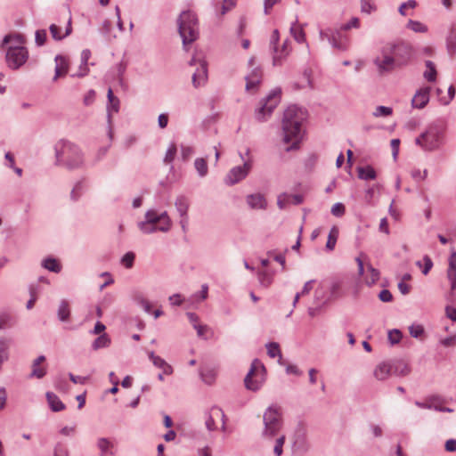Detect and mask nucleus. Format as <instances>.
<instances>
[{
  "label": "nucleus",
  "instance_id": "nucleus-55",
  "mask_svg": "<svg viewBox=\"0 0 456 456\" xmlns=\"http://www.w3.org/2000/svg\"><path fill=\"white\" fill-rule=\"evenodd\" d=\"M402 338V333L398 330H393L388 332V340L391 344H397Z\"/></svg>",
  "mask_w": 456,
  "mask_h": 456
},
{
  "label": "nucleus",
  "instance_id": "nucleus-35",
  "mask_svg": "<svg viewBox=\"0 0 456 456\" xmlns=\"http://www.w3.org/2000/svg\"><path fill=\"white\" fill-rule=\"evenodd\" d=\"M58 318L61 322H67L70 315L69 304L66 299H62L58 308Z\"/></svg>",
  "mask_w": 456,
  "mask_h": 456
},
{
  "label": "nucleus",
  "instance_id": "nucleus-7",
  "mask_svg": "<svg viewBox=\"0 0 456 456\" xmlns=\"http://www.w3.org/2000/svg\"><path fill=\"white\" fill-rule=\"evenodd\" d=\"M265 368L258 360L255 359L244 379L245 387L251 391H257L265 382Z\"/></svg>",
  "mask_w": 456,
  "mask_h": 456
},
{
  "label": "nucleus",
  "instance_id": "nucleus-48",
  "mask_svg": "<svg viewBox=\"0 0 456 456\" xmlns=\"http://www.w3.org/2000/svg\"><path fill=\"white\" fill-rule=\"evenodd\" d=\"M410 372L408 366L403 362L394 364V373L399 376H406Z\"/></svg>",
  "mask_w": 456,
  "mask_h": 456
},
{
  "label": "nucleus",
  "instance_id": "nucleus-5",
  "mask_svg": "<svg viewBox=\"0 0 456 456\" xmlns=\"http://www.w3.org/2000/svg\"><path fill=\"white\" fill-rule=\"evenodd\" d=\"M264 430L263 436L273 438L278 435L282 427V413L280 407L276 405L269 406L264 413Z\"/></svg>",
  "mask_w": 456,
  "mask_h": 456
},
{
  "label": "nucleus",
  "instance_id": "nucleus-37",
  "mask_svg": "<svg viewBox=\"0 0 456 456\" xmlns=\"http://www.w3.org/2000/svg\"><path fill=\"white\" fill-rule=\"evenodd\" d=\"M295 446H300L306 449V430L303 427H299L295 434Z\"/></svg>",
  "mask_w": 456,
  "mask_h": 456
},
{
  "label": "nucleus",
  "instance_id": "nucleus-23",
  "mask_svg": "<svg viewBox=\"0 0 456 456\" xmlns=\"http://www.w3.org/2000/svg\"><path fill=\"white\" fill-rule=\"evenodd\" d=\"M246 201L252 209H265L267 206L265 198L260 193L248 195Z\"/></svg>",
  "mask_w": 456,
  "mask_h": 456
},
{
  "label": "nucleus",
  "instance_id": "nucleus-10",
  "mask_svg": "<svg viewBox=\"0 0 456 456\" xmlns=\"http://www.w3.org/2000/svg\"><path fill=\"white\" fill-rule=\"evenodd\" d=\"M343 29H327L320 30V39L322 41L327 40L333 48L339 51H346L348 48V38L342 34Z\"/></svg>",
  "mask_w": 456,
  "mask_h": 456
},
{
  "label": "nucleus",
  "instance_id": "nucleus-4",
  "mask_svg": "<svg viewBox=\"0 0 456 456\" xmlns=\"http://www.w3.org/2000/svg\"><path fill=\"white\" fill-rule=\"evenodd\" d=\"M444 141V127L437 124H432L415 139V143L424 151H432L438 149Z\"/></svg>",
  "mask_w": 456,
  "mask_h": 456
},
{
  "label": "nucleus",
  "instance_id": "nucleus-59",
  "mask_svg": "<svg viewBox=\"0 0 456 456\" xmlns=\"http://www.w3.org/2000/svg\"><path fill=\"white\" fill-rule=\"evenodd\" d=\"M447 278L451 283L452 290H454L456 289V270L449 267L447 270Z\"/></svg>",
  "mask_w": 456,
  "mask_h": 456
},
{
  "label": "nucleus",
  "instance_id": "nucleus-34",
  "mask_svg": "<svg viewBox=\"0 0 456 456\" xmlns=\"http://www.w3.org/2000/svg\"><path fill=\"white\" fill-rule=\"evenodd\" d=\"M110 343L111 340L109 335L102 333L93 342L92 348L95 351L102 348H106L110 346Z\"/></svg>",
  "mask_w": 456,
  "mask_h": 456
},
{
  "label": "nucleus",
  "instance_id": "nucleus-29",
  "mask_svg": "<svg viewBox=\"0 0 456 456\" xmlns=\"http://www.w3.org/2000/svg\"><path fill=\"white\" fill-rule=\"evenodd\" d=\"M46 399L48 404L53 411H61L65 409L64 403L60 400V398L53 392L46 393Z\"/></svg>",
  "mask_w": 456,
  "mask_h": 456
},
{
  "label": "nucleus",
  "instance_id": "nucleus-52",
  "mask_svg": "<svg viewBox=\"0 0 456 456\" xmlns=\"http://www.w3.org/2000/svg\"><path fill=\"white\" fill-rule=\"evenodd\" d=\"M285 436H281L276 439L273 447V452L276 456H281L282 454V447L285 443Z\"/></svg>",
  "mask_w": 456,
  "mask_h": 456
},
{
  "label": "nucleus",
  "instance_id": "nucleus-58",
  "mask_svg": "<svg viewBox=\"0 0 456 456\" xmlns=\"http://www.w3.org/2000/svg\"><path fill=\"white\" fill-rule=\"evenodd\" d=\"M409 332L413 338H419L423 332L424 329L421 325H411L409 327Z\"/></svg>",
  "mask_w": 456,
  "mask_h": 456
},
{
  "label": "nucleus",
  "instance_id": "nucleus-1",
  "mask_svg": "<svg viewBox=\"0 0 456 456\" xmlns=\"http://www.w3.org/2000/svg\"><path fill=\"white\" fill-rule=\"evenodd\" d=\"M306 118V111L297 105L289 106L282 119L283 142H291L287 151L296 150L302 139V124Z\"/></svg>",
  "mask_w": 456,
  "mask_h": 456
},
{
  "label": "nucleus",
  "instance_id": "nucleus-16",
  "mask_svg": "<svg viewBox=\"0 0 456 456\" xmlns=\"http://www.w3.org/2000/svg\"><path fill=\"white\" fill-rule=\"evenodd\" d=\"M190 202L189 200L183 196H178L175 202V207L181 217L180 224L183 232H186L187 225L189 223L188 217V209H189Z\"/></svg>",
  "mask_w": 456,
  "mask_h": 456
},
{
  "label": "nucleus",
  "instance_id": "nucleus-15",
  "mask_svg": "<svg viewBox=\"0 0 456 456\" xmlns=\"http://www.w3.org/2000/svg\"><path fill=\"white\" fill-rule=\"evenodd\" d=\"M137 226L143 234H151L159 232V225H158L156 222L155 210H148L145 213L144 220L138 222Z\"/></svg>",
  "mask_w": 456,
  "mask_h": 456
},
{
  "label": "nucleus",
  "instance_id": "nucleus-40",
  "mask_svg": "<svg viewBox=\"0 0 456 456\" xmlns=\"http://www.w3.org/2000/svg\"><path fill=\"white\" fill-rule=\"evenodd\" d=\"M42 265L50 272H53L56 273H60L61 270L60 263L55 258L52 257L45 258L42 262Z\"/></svg>",
  "mask_w": 456,
  "mask_h": 456
},
{
  "label": "nucleus",
  "instance_id": "nucleus-45",
  "mask_svg": "<svg viewBox=\"0 0 456 456\" xmlns=\"http://www.w3.org/2000/svg\"><path fill=\"white\" fill-rule=\"evenodd\" d=\"M257 278L259 283L265 288L269 287L273 282V276L266 271H259Z\"/></svg>",
  "mask_w": 456,
  "mask_h": 456
},
{
  "label": "nucleus",
  "instance_id": "nucleus-61",
  "mask_svg": "<svg viewBox=\"0 0 456 456\" xmlns=\"http://www.w3.org/2000/svg\"><path fill=\"white\" fill-rule=\"evenodd\" d=\"M35 40L37 45H43L46 40V31L45 29L37 30L36 32Z\"/></svg>",
  "mask_w": 456,
  "mask_h": 456
},
{
  "label": "nucleus",
  "instance_id": "nucleus-64",
  "mask_svg": "<svg viewBox=\"0 0 456 456\" xmlns=\"http://www.w3.org/2000/svg\"><path fill=\"white\" fill-rule=\"evenodd\" d=\"M379 298L382 301V302H391L392 299H393V296L391 294V292L388 290V289H383L379 292Z\"/></svg>",
  "mask_w": 456,
  "mask_h": 456
},
{
  "label": "nucleus",
  "instance_id": "nucleus-26",
  "mask_svg": "<svg viewBox=\"0 0 456 456\" xmlns=\"http://www.w3.org/2000/svg\"><path fill=\"white\" fill-rule=\"evenodd\" d=\"M25 38L22 35L14 33L6 35L2 42V47L10 44L9 47H25Z\"/></svg>",
  "mask_w": 456,
  "mask_h": 456
},
{
  "label": "nucleus",
  "instance_id": "nucleus-22",
  "mask_svg": "<svg viewBox=\"0 0 456 456\" xmlns=\"http://www.w3.org/2000/svg\"><path fill=\"white\" fill-rule=\"evenodd\" d=\"M97 448L100 451L99 456H115L114 444L109 438H98Z\"/></svg>",
  "mask_w": 456,
  "mask_h": 456
},
{
  "label": "nucleus",
  "instance_id": "nucleus-43",
  "mask_svg": "<svg viewBox=\"0 0 456 456\" xmlns=\"http://www.w3.org/2000/svg\"><path fill=\"white\" fill-rule=\"evenodd\" d=\"M85 188L86 186L84 181L77 182L70 192L71 200L74 201L77 200L83 194Z\"/></svg>",
  "mask_w": 456,
  "mask_h": 456
},
{
  "label": "nucleus",
  "instance_id": "nucleus-44",
  "mask_svg": "<svg viewBox=\"0 0 456 456\" xmlns=\"http://www.w3.org/2000/svg\"><path fill=\"white\" fill-rule=\"evenodd\" d=\"M213 415L221 416L222 418H224V413L221 409H213L212 415L208 416V418L206 420V427L209 431H213L216 429V423Z\"/></svg>",
  "mask_w": 456,
  "mask_h": 456
},
{
  "label": "nucleus",
  "instance_id": "nucleus-31",
  "mask_svg": "<svg viewBox=\"0 0 456 456\" xmlns=\"http://www.w3.org/2000/svg\"><path fill=\"white\" fill-rule=\"evenodd\" d=\"M90 56H91V52L88 49H85L82 51L81 62L83 65V71L75 72L74 74L71 75L72 77H85L86 75H87V73L89 72L88 61L90 59Z\"/></svg>",
  "mask_w": 456,
  "mask_h": 456
},
{
  "label": "nucleus",
  "instance_id": "nucleus-54",
  "mask_svg": "<svg viewBox=\"0 0 456 456\" xmlns=\"http://www.w3.org/2000/svg\"><path fill=\"white\" fill-rule=\"evenodd\" d=\"M436 401V398L435 397H429L427 399L426 402H419V401H415V405L418 406L419 408H421V409H434L435 407V404H434V402Z\"/></svg>",
  "mask_w": 456,
  "mask_h": 456
},
{
  "label": "nucleus",
  "instance_id": "nucleus-12",
  "mask_svg": "<svg viewBox=\"0 0 456 456\" xmlns=\"http://www.w3.org/2000/svg\"><path fill=\"white\" fill-rule=\"evenodd\" d=\"M252 168L251 161H245L242 166L232 167L225 175V184L232 186L245 179Z\"/></svg>",
  "mask_w": 456,
  "mask_h": 456
},
{
  "label": "nucleus",
  "instance_id": "nucleus-17",
  "mask_svg": "<svg viewBox=\"0 0 456 456\" xmlns=\"http://www.w3.org/2000/svg\"><path fill=\"white\" fill-rule=\"evenodd\" d=\"M304 199L299 194L281 193L278 196L277 205L281 209L285 208L289 204L299 205L303 202Z\"/></svg>",
  "mask_w": 456,
  "mask_h": 456
},
{
  "label": "nucleus",
  "instance_id": "nucleus-14",
  "mask_svg": "<svg viewBox=\"0 0 456 456\" xmlns=\"http://www.w3.org/2000/svg\"><path fill=\"white\" fill-rule=\"evenodd\" d=\"M355 261L358 265V273L360 275H364V282L368 286L373 285L377 281H379L380 273L378 269L374 268L371 265H367L366 267L363 265V262L360 256L355 258Z\"/></svg>",
  "mask_w": 456,
  "mask_h": 456
},
{
  "label": "nucleus",
  "instance_id": "nucleus-53",
  "mask_svg": "<svg viewBox=\"0 0 456 456\" xmlns=\"http://www.w3.org/2000/svg\"><path fill=\"white\" fill-rule=\"evenodd\" d=\"M417 4H418L415 0H408L407 2L403 3L399 6L398 12L401 15L405 16L406 15L405 9H408V8L414 9V8H416Z\"/></svg>",
  "mask_w": 456,
  "mask_h": 456
},
{
  "label": "nucleus",
  "instance_id": "nucleus-41",
  "mask_svg": "<svg viewBox=\"0 0 456 456\" xmlns=\"http://www.w3.org/2000/svg\"><path fill=\"white\" fill-rule=\"evenodd\" d=\"M194 167L197 170L200 177H204L208 175V167L205 159L198 158L194 161Z\"/></svg>",
  "mask_w": 456,
  "mask_h": 456
},
{
  "label": "nucleus",
  "instance_id": "nucleus-33",
  "mask_svg": "<svg viewBox=\"0 0 456 456\" xmlns=\"http://www.w3.org/2000/svg\"><path fill=\"white\" fill-rule=\"evenodd\" d=\"M425 66L426 70L423 73L424 78L428 82H435L437 75L435 63L431 61H426Z\"/></svg>",
  "mask_w": 456,
  "mask_h": 456
},
{
  "label": "nucleus",
  "instance_id": "nucleus-13",
  "mask_svg": "<svg viewBox=\"0 0 456 456\" xmlns=\"http://www.w3.org/2000/svg\"><path fill=\"white\" fill-rule=\"evenodd\" d=\"M374 62L380 72H389L400 68L397 65L396 60H395L391 51L388 50L387 45L383 47L381 55L378 56Z\"/></svg>",
  "mask_w": 456,
  "mask_h": 456
},
{
  "label": "nucleus",
  "instance_id": "nucleus-3",
  "mask_svg": "<svg viewBox=\"0 0 456 456\" xmlns=\"http://www.w3.org/2000/svg\"><path fill=\"white\" fill-rule=\"evenodd\" d=\"M178 31L183 40V48L193 43L199 37L198 19L195 13L183 12L178 18Z\"/></svg>",
  "mask_w": 456,
  "mask_h": 456
},
{
  "label": "nucleus",
  "instance_id": "nucleus-62",
  "mask_svg": "<svg viewBox=\"0 0 456 456\" xmlns=\"http://www.w3.org/2000/svg\"><path fill=\"white\" fill-rule=\"evenodd\" d=\"M50 32L52 34V37L55 40H61L62 38H64L63 34L61 33L60 28L55 24H52L50 26Z\"/></svg>",
  "mask_w": 456,
  "mask_h": 456
},
{
  "label": "nucleus",
  "instance_id": "nucleus-8",
  "mask_svg": "<svg viewBox=\"0 0 456 456\" xmlns=\"http://www.w3.org/2000/svg\"><path fill=\"white\" fill-rule=\"evenodd\" d=\"M191 66L199 65L195 72L192 74V85L195 88L204 86L208 80V67L201 53H195L191 61Z\"/></svg>",
  "mask_w": 456,
  "mask_h": 456
},
{
  "label": "nucleus",
  "instance_id": "nucleus-50",
  "mask_svg": "<svg viewBox=\"0 0 456 456\" xmlns=\"http://www.w3.org/2000/svg\"><path fill=\"white\" fill-rule=\"evenodd\" d=\"M53 456H69V450L62 443H57L54 446Z\"/></svg>",
  "mask_w": 456,
  "mask_h": 456
},
{
  "label": "nucleus",
  "instance_id": "nucleus-28",
  "mask_svg": "<svg viewBox=\"0 0 456 456\" xmlns=\"http://www.w3.org/2000/svg\"><path fill=\"white\" fill-rule=\"evenodd\" d=\"M156 222L160 223L159 232H167L171 229L172 222L167 211L158 214L155 210Z\"/></svg>",
  "mask_w": 456,
  "mask_h": 456
},
{
  "label": "nucleus",
  "instance_id": "nucleus-18",
  "mask_svg": "<svg viewBox=\"0 0 456 456\" xmlns=\"http://www.w3.org/2000/svg\"><path fill=\"white\" fill-rule=\"evenodd\" d=\"M429 87H424L419 89L411 100V104L414 108L422 109L429 101Z\"/></svg>",
  "mask_w": 456,
  "mask_h": 456
},
{
  "label": "nucleus",
  "instance_id": "nucleus-39",
  "mask_svg": "<svg viewBox=\"0 0 456 456\" xmlns=\"http://www.w3.org/2000/svg\"><path fill=\"white\" fill-rule=\"evenodd\" d=\"M296 21L290 28V33L294 39L298 43H304L305 41V34L302 26H297Z\"/></svg>",
  "mask_w": 456,
  "mask_h": 456
},
{
  "label": "nucleus",
  "instance_id": "nucleus-19",
  "mask_svg": "<svg viewBox=\"0 0 456 456\" xmlns=\"http://www.w3.org/2000/svg\"><path fill=\"white\" fill-rule=\"evenodd\" d=\"M262 80V70L259 68H254L252 71L246 76V90H255Z\"/></svg>",
  "mask_w": 456,
  "mask_h": 456
},
{
  "label": "nucleus",
  "instance_id": "nucleus-56",
  "mask_svg": "<svg viewBox=\"0 0 456 456\" xmlns=\"http://www.w3.org/2000/svg\"><path fill=\"white\" fill-rule=\"evenodd\" d=\"M202 380L208 385H211L215 379H216V373L214 370H208L206 372L200 373Z\"/></svg>",
  "mask_w": 456,
  "mask_h": 456
},
{
  "label": "nucleus",
  "instance_id": "nucleus-27",
  "mask_svg": "<svg viewBox=\"0 0 456 456\" xmlns=\"http://www.w3.org/2000/svg\"><path fill=\"white\" fill-rule=\"evenodd\" d=\"M45 361V357L44 355L38 356L32 362L31 366V373L30 377H35L37 379H42L46 374V370L45 367H42L41 364Z\"/></svg>",
  "mask_w": 456,
  "mask_h": 456
},
{
  "label": "nucleus",
  "instance_id": "nucleus-46",
  "mask_svg": "<svg viewBox=\"0 0 456 456\" xmlns=\"http://www.w3.org/2000/svg\"><path fill=\"white\" fill-rule=\"evenodd\" d=\"M177 148L175 143H171L167 150L166 155L164 157V162L166 164H171L175 159L176 155Z\"/></svg>",
  "mask_w": 456,
  "mask_h": 456
},
{
  "label": "nucleus",
  "instance_id": "nucleus-6",
  "mask_svg": "<svg viewBox=\"0 0 456 456\" xmlns=\"http://www.w3.org/2000/svg\"><path fill=\"white\" fill-rule=\"evenodd\" d=\"M281 88H275L260 102V106L255 111V118L257 121L265 122L269 118L281 102Z\"/></svg>",
  "mask_w": 456,
  "mask_h": 456
},
{
  "label": "nucleus",
  "instance_id": "nucleus-60",
  "mask_svg": "<svg viewBox=\"0 0 456 456\" xmlns=\"http://www.w3.org/2000/svg\"><path fill=\"white\" fill-rule=\"evenodd\" d=\"M331 214L335 216H341L345 214V206L342 203H336L331 208Z\"/></svg>",
  "mask_w": 456,
  "mask_h": 456
},
{
  "label": "nucleus",
  "instance_id": "nucleus-42",
  "mask_svg": "<svg viewBox=\"0 0 456 456\" xmlns=\"http://www.w3.org/2000/svg\"><path fill=\"white\" fill-rule=\"evenodd\" d=\"M406 28L416 33H426L428 27L420 21L409 20Z\"/></svg>",
  "mask_w": 456,
  "mask_h": 456
},
{
  "label": "nucleus",
  "instance_id": "nucleus-63",
  "mask_svg": "<svg viewBox=\"0 0 456 456\" xmlns=\"http://www.w3.org/2000/svg\"><path fill=\"white\" fill-rule=\"evenodd\" d=\"M360 25V20L358 18L354 17L351 19V20L344 25L341 26V29L343 30H348L352 28H358Z\"/></svg>",
  "mask_w": 456,
  "mask_h": 456
},
{
  "label": "nucleus",
  "instance_id": "nucleus-9",
  "mask_svg": "<svg viewBox=\"0 0 456 456\" xmlns=\"http://www.w3.org/2000/svg\"><path fill=\"white\" fill-rule=\"evenodd\" d=\"M388 50L391 51L397 65L401 68L409 63L412 56V46L403 41L395 44H387Z\"/></svg>",
  "mask_w": 456,
  "mask_h": 456
},
{
  "label": "nucleus",
  "instance_id": "nucleus-49",
  "mask_svg": "<svg viewBox=\"0 0 456 456\" xmlns=\"http://www.w3.org/2000/svg\"><path fill=\"white\" fill-rule=\"evenodd\" d=\"M376 10V6L371 3V0H361V11L364 13H371Z\"/></svg>",
  "mask_w": 456,
  "mask_h": 456
},
{
  "label": "nucleus",
  "instance_id": "nucleus-2",
  "mask_svg": "<svg viewBox=\"0 0 456 456\" xmlns=\"http://www.w3.org/2000/svg\"><path fill=\"white\" fill-rule=\"evenodd\" d=\"M55 164L68 170H76L84 167L85 155L82 149L73 142L61 139L53 147Z\"/></svg>",
  "mask_w": 456,
  "mask_h": 456
},
{
  "label": "nucleus",
  "instance_id": "nucleus-51",
  "mask_svg": "<svg viewBox=\"0 0 456 456\" xmlns=\"http://www.w3.org/2000/svg\"><path fill=\"white\" fill-rule=\"evenodd\" d=\"M134 257L135 256L133 252H127L121 258V263L126 268H131L134 265Z\"/></svg>",
  "mask_w": 456,
  "mask_h": 456
},
{
  "label": "nucleus",
  "instance_id": "nucleus-11",
  "mask_svg": "<svg viewBox=\"0 0 456 456\" xmlns=\"http://www.w3.org/2000/svg\"><path fill=\"white\" fill-rule=\"evenodd\" d=\"M28 52L26 47H8L5 54L7 66L12 69H18L26 63Z\"/></svg>",
  "mask_w": 456,
  "mask_h": 456
},
{
  "label": "nucleus",
  "instance_id": "nucleus-30",
  "mask_svg": "<svg viewBox=\"0 0 456 456\" xmlns=\"http://www.w3.org/2000/svg\"><path fill=\"white\" fill-rule=\"evenodd\" d=\"M358 178L365 181L374 180L377 177L375 169L370 166L357 167Z\"/></svg>",
  "mask_w": 456,
  "mask_h": 456
},
{
  "label": "nucleus",
  "instance_id": "nucleus-32",
  "mask_svg": "<svg viewBox=\"0 0 456 456\" xmlns=\"http://www.w3.org/2000/svg\"><path fill=\"white\" fill-rule=\"evenodd\" d=\"M446 48L448 54L452 57L456 53V29L452 28L446 38Z\"/></svg>",
  "mask_w": 456,
  "mask_h": 456
},
{
  "label": "nucleus",
  "instance_id": "nucleus-25",
  "mask_svg": "<svg viewBox=\"0 0 456 456\" xmlns=\"http://www.w3.org/2000/svg\"><path fill=\"white\" fill-rule=\"evenodd\" d=\"M55 75L53 81H56L58 77L65 76L69 70V63L67 59L62 55H57L55 57Z\"/></svg>",
  "mask_w": 456,
  "mask_h": 456
},
{
  "label": "nucleus",
  "instance_id": "nucleus-47",
  "mask_svg": "<svg viewBox=\"0 0 456 456\" xmlns=\"http://www.w3.org/2000/svg\"><path fill=\"white\" fill-rule=\"evenodd\" d=\"M393 110L390 107L387 106H378L373 111L372 115L376 118L379 117H388L392 115Z\"/></svg>",
  "mask_w": 456,
  "mask_h": 456
},
{
  "label": "nucleus",
  "instance_id": "nucleus-38",
  "mask_svg": "<svg viewBox=\"0 0 456 456\" xmlns=\"http://www.w3.org/2000/svg\"><path fill=\"white\" fill-rule=\"evenodd\" d=\"M338 232H339L338 228L337 226H333L330 229L329 235H328L327 243H326V248L329 251H331L334 249L337 240H338Z\"/></svg>",
  "mask_w": 456,
  "mask_h": 456
},
{
  "label": "nucleus",
  "instance_id": "nucleus-20",
  "mask_svg": "<svg viewBox=\"0 0 456 456\" xmlns=\"http://www.w3.org/2000/svg\"><path fill=\"white\" fill-rule=\"evenodd\" d=\"M149 359L152 362L153 365L162 370L165 375H171L173 373V367L168 364L163 358L156 355L153 351L148 352Z\"/></svg>",
  "mask_w": 456,
  "mask_h": 456
},
{
  "label": "nucleus",
  "instance_id": "nucleus-21",
  "mask_svg": "<svg viewBox=\"0 0 456 456\" xmlns=\"http://www.w3.org/2000/svg\"><path fill=\"white\" fill-rule=\"evenodd\" d=\"M289 41L287 39L283 42L281 48L279 49L278 46H274L273 50V63L274 66L281 65L283 59H285L290 52L289 48Z\"/></svg>",
  "mask_w": 456,
  "mask_h": 456
},
{
  "label": "nucleus",
  "instance_id": "nucleus-57",
  "mask_svg": "<svg viewBox=\"0 0 456 456\" xmlns=\"http://www.w3.org/2000/svg\"><path fill=\"white\" fill-rule=\"evenodd\" d=\"M236 1L237 0H224L220 11L221 15H224L227 12L233 8L236 4Z\"/></svg>",
  "mask_w": 456,
  "mask_h": 456
},
{
  "label": "nucleus",
  "instance_id": "nucleus-36",
  "mask_svg": "<svg viewBox=\"0 0 456 456\" xmlns=\"http://www.w3.org/2000/svg\"><path fill=\"white\" fill-rule=\"evenodd\" d=\"M267 348V354L271 358H275L276 356L279 357L278 362L282 365V354L280 349V346L276 342H270L266 345Z\"/></svg>",
  "mask_w": 456,
  "mask_h": 456
},
{
  "label": "nucleus",
  "instance_id": "nucleus-24",
  "mask_svg": "<svg viewBox=\"0 0 456 456\" xmlns=\"http://www.w3.org/2000/svg\"><path fill=\"white\" fill-rule=\"evenodd\" d=\"M392 373H394V364L390 362H381L374 370V375L379 380L387 379Z\"/></svg>",
  "mask_w": 456,
  "mask_h": 456
}]
</instances>
